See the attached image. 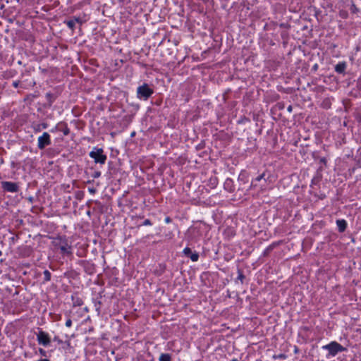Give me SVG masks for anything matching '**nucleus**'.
<instances>
[{"label": "nucleus", "mask_w": 361, "mask_h": 361, "mask_svg": "<svg viewBox=\"0 0 361 361\" xmlns=\"http://www.w3.org/2000/svg\"><path fill=\"white\" fill-rule=\"evenodd\" d=\"M42 128L45 129V128H47V123H42Z\"/></svg>", "instance_id": "29"}, {"label": "nucleus", "mask_w": 361, "mask_h": 361, "mask_svg": "<svg viewBox=\"0 0 361 361\" xmlns=\"http://www.w3.org/2000/svg\"><path fill=\"white\" fill-rule=\"evenodd\" d=\"M323 349L329 351V355L331 357L336 356L338 353L346 350V348L342 346L336 341H331L330 343L325 345L322 347Z\"/></svg>", "instance_id": "1"}, {"label": "nucleus", "mask_w": 361, "mask_h": 361, "mask_svg": "<svg viewBox=\"0 0 361 361\" xmlns=\"http://www.w3.org/2000/svg\"><path fill=\"white\" fill-rule=\"evenodd\" d=\"M336 224L340 232H344L347 227V223L344 219H339L336 221Z\"/></svg>", "instance_id": "11"}, {"label": "nucleus", "mask_w": 361, "mask_h": 361, "mask_svg": "<svg viewBox=\"0 0 361 361\" xmlns=\"http://www.w3.org/2000/svg\"><path fill=\"white\" fill-rule=\"evenodd\" d=\"M63 133L65 135H68L70 133V130L69 128H66L63 130Z\"/></svg>", "instance_id": "26"}, {"label": "nucleus", "mask_w": 361, "mask_h": 361, "mask_svg": "<svg viewBox=\"0 0 361 361\" xmlns=\"http://www.w3.org/2000/svg\"><path fill=\"white\" fill-rule=\"evenodd\" d=\"M65 23H66V24L67 25V26H68L70 29H71L72 30H74V27H75V22L73 20V19H71V20H68V21H66V22H65Z\"/></svg>", "instance_id": "17"}, {"label": "nucleus", "mask_w": 361, "mask_h": 361, "mask_svg": "<svg viewBox=\"0 0 361 361\" xmlns=\"http://www.w3.org/2000/svg\"><path fill=\"white\" fill-rule=\"evenodd\" d=\"M72 19L75 22V23H80V24L82 23V20L79 17H73Z\"/></svg>", "instance_id": "18"}, {"label": "nucleus", "mask_w": 361, "mask_h": 361, "mask_svg": "<svg viewBox=\"0 0 361 361\" xmlns=\"http://www.w3.org/2000/svg\"><path fill=\"white\" fill-rule=\"evenodd\" d=\"M238 279L240 281L241 283H243V280L245 279V276L243 273V271L240 269H238Z\"/></svg>", "instance_id": "16"}, {"label": "nucleus", "mask_w": 361, "mask_h": 361, "mask_svg": "<svg viewBox=\"0 0 361 361\" xmlns=\"http://www.w3.org/2000/svg\"><path fill=\"white\" fill-rule=\"evenodd\" d=\"M46 99L47 100L48 106H51L56 99V96L51 92H47L46 94Z\"/></svg>", "instance_id": "13"}, {"label": "nucleus", "mask_w": 361, "mask_h": 361, "mask_svg": "<svg viewBox=\"0 0 361 361\" xmlns=\"http://www.w3.org/2000/svg\"><path fill=\"white\" fill-rule=\"evenodd\" d=\"M292 109H293V108H292V106H289L288 107V111L290 112V111H292Z\"/></svg>", "instance_id": "31"}, {"label": "nucleus", "mask_w": 361, "mask_h": 361, "mask_svg": "<svg viewBox=\"0 0 361 361\" xmlns=\"http://www.w3.org/2000/svg\"><path fill=\"white\" fill-rule=\"evenodd\" d=\"M54 341H56L58 343H62L63 341L58 336H55L54 338Z\"/></svg>", "instance_id": "25"}, {"label": "nucleus", "mask_w": 361, "mask_h": 361, "mask_svg": "<svg viewBox=\"0 0 361 361\" xmlns=\"http://www.w3.org/2000/svg\"><path fill=\"white\" fill-rule=\"evenodd\" d=\"M19 84H20V81L19 80H16V81H14L13 82V86L16 88L18 87L19 86Z\"/></svg>", "instance_id": "24"}, {"label": "nucleus", "mask_w": 361, "mask_h": 361, "mask_svg": "<svg viewBox=\"0 0 361 361\" xmlns=\"http://www.w3.org/2000/svg\"><path fill=\"white\" fill-rule=\"evenodd\" d=\"M35 130H40V129H39V128H37V129H36V128H35Z\"/></svg>", "instance_id": "35"}, {"label": "nucleus", "mask_w": 361, "mask_h": 361, "mask_svg": "<svg viewBox=\"0 0 361 361\" xmlns=\"http://www.w3.org/2000/svg\"><path fill=\"white\" fill-rule=\"evenodd\" d=\"M101 176V172L100 171H95L94 174L92 175V177L94 178H98Z\"/></svg>", "instance_id": "22"}, {"label": "nucleus", "mask_w": 361, "mask_h": 361, "mask_svg": "<svg viewBox=\"0 0 361 361\" xmlns=\"http://www.w3.org/2000/svg\"><path fill=\"white\" fill-rule=\"evenodd\" d=\"M39 361H50V360L48 359H41Z\"/></svg>", "instance_id": "32"}, {"label": "nucleus", "mask_w": 361, "mask_h": 361, "mask_svg": "<svg viewBox=\"0 0 361 361\" xmlns=\"http://www.w3.org/2000/svg\"><path fill=\"white\" fill-rule=\"evenodd\" d=\"M279 243H273L270 245H269L264 251L263 256H268L270 252L279 245Z\"/></svg>", "instance_id": "12"}, {"label": "nucleus", "mask_w": 361, "mask_h": 361, "mask_svg": "<svg viewBox=\"0 0 361 361\" xmlns=\"http://www.w3.org/2000/svg\"><path fill=\"white\" fill-rule=\"evenodd\" d=\"M183 254L187 257H189L192 262H197L199 259V254L197 252H192L190 247H185L183 250Z\"/></svg>", "instance_id": "9"}, {"label": "nucleus", "mask_w": 361, "mask_h": 361, "mask_svg": "<svg viewBox=\"0 0 361 361\" xmlns=\"http://www.w3.org/2000/svg\"><path fill=\"white\" fill-rule=\"evenodd\" d=\"M171 355L169 353H161L159 357V361H171Z\"/></svg>", "instance_id": "14"}, {"label": "nucleus", "mask_w": 361, "mask_h": 361, "mask_svg": "<svg viewBox=\"0 0 361 361\" xmlns=\"http://www.w3.org/2000/svg\"><path fill=\"white\" fill-rule=\"evenodd\" d=\"M165 221H166V223H169V222L171 221V219H170V217H166V219H165Z\"/></svg>", "instance_id": "30"}, {"label": "nucleus", "mask_w": 361, "mask_h": 361, "mask_svg": "<svg viewBox=\"0 0 361 361\" xmlns=\"http://www.w3.org/2000/svg\"><path fill=\"white\" fill-rule=\"evenodd\" d=\"M56 245L59 246L62 254L71 255V246L68 244L66 238H59L56 241Z\"/></svg>", "instance_id": "4"}, {"label": "nucleus", "mask_w": 361, "mask_h": 361, "mask_svg": "<svg viewBox=\"0 0 361 361\" xmlns=\"http://www.w3.org/2000/svg\"><path fill=\"white\" fill-rule=\"evenodd\" d=\"M77 305H81L82 304L79 302V300H77L76 302Z\"/></svg>", "instance_id": "33"}, {"label": "nucleus", "mask_w": 361, "mask_h": 361, "mask_svg": "<svg viewBox=\"0 0 361 361\" xmlns=\"http://www.w3.org/2000/svg\"><path fill=\"white\" fill-rule=\"evenodd\" d=\"M37 341L39 345L43 346H47L51 343L49 335L42 330H39L37 334Z\"/></svg>", "instance_id": "6"}, {"label": "nucleus", "mask_w": 361, "mask_h": 361, "mask_svg": "<svg viewBox=\"0 0 361 361\" xmlns=\"http://www.w3.org/2000/svg\"><path fill=\"white\" fill-rule=\"evenodd\" d=\"M265 176V173H262L261 175L258 176L255 179V181H260L262 179H264Z\"/></svg>", "instance_id": "19"}, {"label": "nucleus", "mask_w": 361, "mask_h": 361, "mask_svg": "<svg viewBox=\"0 0 361 361\" xmlns=\"http://www.w3.org/2000/svg\"><path fill=\"white\" fill-rule=\"evenodd\" d=\"M279 357H285V355L281 354V355H280V356H279Z\"/></svg>", "instance_id": "34"}, {"label": "nucleus", "mask_w": 361, "mask_h": 361, "mask_svg": "<svg viewBox=\"0 0 361 361\" xmlns=\"http://www.w3.org/2000/svg\"><path fill=\"white\" fill-rule=\"evenodd\" d=\"M43 274H44V282L49 281L51 280V273L49 272V271L44 270Z\"/></svg>", "instance_id": "15"}, {"label": "nucleus", "mask_w": 361, "mask_h": 361, "mask_svg": "<svg viewBox=\"0 0 361 361\" xmlns=\"http://www.w3.org/2000/svg\"><path fill=\"white\" fill-rule=\"evenodd\" d=\"M90 157L92 158L95 163L104 164L107 157L104 154L102 148L94 147L92 151L89 154Z\"/></svg>", "instance_id": "2"}, {"label": "nucleus", "mask_w": 361, "mask_h": 361, "mask_svg": "<svg viewBox=\"0 0 361 361\" xmlns=\"http://www.w3.org/2000/svg\"><path fill=\"white\" fill-rule=\"evenodd\" d=\"M201 229V225L190 227L187 232L188 238L192 240H197L202 236Z\"/></svg>", "instance_id": "5"}, {"label": "nucleus", "mask_w": 361, "mask_h": 361, "mask_svg": "<svg viewBox=\"0 0 361 361\" xmlns=\"http://www.w3.org/2000/svg\"><path fill=\"white\" fill-rule=\"evenodd\" d=\"M346 68L345 62H340L335 66V71L338 73L342 74L345 72Z\"/></svg>", "instance_id": "10"}, {"label": "nucleus", "mask_w": 361, "mask_h": 361, "mask_svg": "<svg viewBox=\"0 0 361 361\" xmlns=\"http://www.w3.org/2000/svg\"><path fill=\"white\" fill-rule=\"evenodd\" d=\"M232 361H238L236 359H233Z\"/></svg>", "instance_id": "36"}, {"label": "nucleus", "mask_w": 361, "mask_h": 361, "mask_svg": "<svg viewBox=\"0 0 361 361\" xmlns=\"http://www.w3.org/2000/svg\"><path fill=\"white\" fill-rule=\"evenodd\" d=\"M1 187L5 191L11 192H16L19 189L17 183L9 181L1 182Z\"/></svg>", "instance_id": "8"}, {"label": "nucleus", "mask_w": 361, "mask_h": 361, "mask_svg": "<svg viewBox=\"0 0 361 361\" xmlns=\"http://www.w3.org/2000/svg\"><path fill=\"white\" fill-rule=\"evenodd\" d=\"M153 93L154 90L146 83L139 86L137 89V96L140 99L147 100Z\"/></svg>", "instance_id": "3"}, {"label": "nucleus", "mask_w": 361, "mask_h": 361, "mask_svg": "<svg viewBox=\"0 0 361 361\" xmlns=\"http://www.w3.org/2000/svg\"><path fill=\"white\" fill-rule=\"evenodd\" d=\"M320 162L321 163H323L324 164H326V159L325 157H322L320 159Z\"/></svg>", "instance_id": "27"}, {"label": "nucleus", "mask_w": 361, "mask_h": 361, "mask_svg": "<svg viewBox=\"0 0 361 361\" xmlns=\"http://www.w3.org/2000/svg\"><path fill=\"white\" fill-rule=\"evenodd\" d=\"M39 353L42 356L47 357V352L44 349L39 348Z\"/></svg>", "instance_id": "21"}, {"label": "nucleus", "mask_w": 361, "mask_h": 361, "mask_svg": "<svg viewBox=\"0 0 361 361\" xmlns=\"http://www.w3.org/2000/svg\"><path fill=\"white\" fill-rule=\"evenodd\" d=\"M152 222L149 219H145L142 223V226H151Z\"/></svg>", "instance_id": "20"}, {"label": "nucleus", "mask_w": 361, "mask_h": 361, "mask_svg": "<svg viewBox=\"0 0 361 361\" xmlns=\"http://www.w3.org/2000/svg\"><path fill=\"white\" fill-rule=\"evenodd\" d=\"M88 190L92 194H94L96 192V189H94L93 188H89Z\"/></svg>", "instance_id": "28"}, {"label": "nucleus", "mask_w": 361, "mask_h": 361, "mask_svg": "<svg viewBox=\"0 0 361 361\" xmlns=\"http://www.w3.org/2000/svg\"><path fill=\"white\" fill-rule=\"evenodd\" d=\"M51 144V137L47 132L43 133V134L38 137L37 147L39 149H44L47 146Z\"/></svg>", "instance_id": "7"}, {"label": "nucleus", "mask_w": 361, "mask_h": 361, "mask_svg": "<svg viewBox=\"0 0 361 361\" xmlns=\"http://www.w3.org/2000/svg\"><path fill=\"white\" fill-rule=\"evenodd\" d=\"M71 325H72V321H71V319H67V321H66V326L67 327H71Z\"/></svg>", "instance_id": "23"}]
</instances>
